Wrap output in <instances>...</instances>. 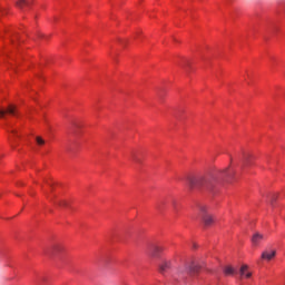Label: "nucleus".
Returning a JSON list of instances; mask_svg holds the SVG:
<instances>
[{"mask_svg":"<svg viewBox=\"0 0 285 285\" xmlns=\"http://www.w3.org/2000/svg\"><path fill=\"white\" fill-rule=\"evenodd\" d=\"M246 271H248V265H243L239 271L240 277H246L249 279V277H253V273Z\"/></svg>","mask_w":285,"mask_h":285,"instance_id":"nucleus-9","label":"nucleus"},{"mask_svg":"<svg viewBox=\"0 0 285 285\" xmlns=\"http://www.w3.org/2000/svg\"><path fill=\"white\" fill-rule=\"evenodd\" d=\"M17 6L18 8H23V6H30V0H18Z\"/></svg>","mask_w":285,"mask_h":285,"instance_id":"nucleus-15","label":"nucleus"},{"mask_svg":"<svg viewBox=\"0 0 285 285\" xmlns=\"http://www.w3.org/2000/svg\"><path fill=\"white\" fill-rule=\"evenodd\" d=\"M250 161V154L244 153L242 158V166H247Z\"/></svg>","mask_w":285,"mask_h":285,"instance_id":"nucleus-11","label":"nucleus"},{"mask_svg":"<svg viewBox=\"0 0 285 285\" xmlns=\"http://www.w3.org/2000/svg\"><path fill=\"white\" fill-rule=\"evenodd\" d=\"M174 209L177 210V202L173 200Z\"/></svg>","mask_w":285,"mask_h":285,"instance_id":"nucleus-18","label":"nucleus"},{"mask_svg":"<svg viewBox=\"0 0 285 285\" xmlns=\"http://www.w3.org/2000/svg\"><path fill=\"white\" fill-rule=\"evenodd\" d=\"M47 253H48V255H51L52 257H59V254L63 253V246L62 245H53Z\"/></svg>","mask_w":285,"mask_h":285,"instance_id":"nucleus-4","label":"nucleus"},{"mask_svg":"<svg viewBox=\"0 0 285 285\" xmlns=\"http://www.w3.org/2000/svg\"><path fill=\"white\" fill-rule=\"evenodd\" d=\"M224 273L225 275H235V268H233L232 266H226L224 268Z\"/></svg>","mask_w":285,"mask_h":285,"instance_id":"nucleus-14","label":"nucleus"},{"mask_svg":"<svg viewBox=\"0 0 285 285\" xmlns=\"http://www.w3.org/2000/svg\"><path fill=\"white\" fill-rule=\"evenodd\" d=\"M170 267H171L170 261H164V262L159 265V272H160V273H167L168 271H170Z\"/></svg>","mask_w":285,"mask_h":285,"instance_id":"nucleus-8","label":"nucleus"},{"mask_svg":"<svg viewBox=\"0 0 285 285\" xmlns=\"http://www.w3.org/2000/svg\"><path fill=\"white\" fill-rule=\"evenodd\" d=\"M199 271V267L197 266V265H193L191 267H190V272L191 273H197Z\"/></svg>","mask_w":285,"mask_h":285,"instance_id":"nucleus-17","label":"nucleus"},{"mask_svg":"<svg viewBox=\"0 0 285 285\" xmlns=\"http://www.w3.org/2000/svg\"><path fill=\"white\" fill-rule=\"evenodd\" d=\"M6 115H17V109L14 106H9L8 109H0V118L6 119Z\"/></svg>","mask_w":285,"mask_h":285,"instance_id":"nucleus-6","label":"nucleus"},{"mask_svg":"<svg viewBox=\"0 0 285 285\" xmlns=\"http://www.w3.org/2000/svg\"><path fill=\"white\" fill-rule=\"evenodd\" d=\"M160 253H164V246L161 245H151L148 249L151 257H157Z\"/></svg>","mask_w":285,"mask_h":285,"instance_id":"nucleus-3","label":"nucleus"},{"mask_svg":"<svg viewBox=\"0 0 285 285\" xmlns=\"http://www.w3.org/2000/svg\"><path fill=\"white\" fill-rule=\"evenodd\" d=\"M36 141H37L38 146H43V144H46V140H43V138H41V137H37Z\"/></svg>","mask_w":285,"mask_h":285,"instance_id":"nucleus-16","label":"nucleus"},{"mask_svg":"<svg viewBox=\"0 0 285 285\" xmlns=\"http://www.w3.org/2000/svg\"><path fill=\"white\" fill-rule=\"evenodd\" d=\"M266 239V236L259 233H255L252 237V243L254 246H257L261 242H264Z\"/></svg>","mask_w":285,"mask_h":285,"instance_id":"nucleus-7","label":"nucleus"},{"mask_svg":"<svg viewBox=\"0 0 285 285\" xmlns=\"http://www.w3.org/2000/svg\"><path fill=\"white\" fill-rule=\"evenodd\" d=\"M51 202H53V204L56 206H59L60 208L68 207V202H66V200H55V198H51Z\"/></svg>","mask_w":285,"mask_h":285,"instance_id":"nucleus-12","label":"nucleus"},{"mask_svg":"<svg viewBox=\"0 0 285 285\" xmlns=\"http://www.w3.org/2000/svg\"><path fill=\"white\" fill-rule=\"evenodd\" d=\"M134 161H136V164H139V159L135 156H134Z\"/></svg>","mask_w":285,"mask_h":285,"instance_id":"nucleus-19","label":"nucleus"},{"mask_svg":"<svg viewBox=\"0 0 285 285\" xmlns=\"http://www.w3.org/2000/svg\"><path fill=\"white\" fill-rule=\"evenodd\" d=\"M222 174H223V177H228L229 179H232V177L235 176V171L229 173V171H228V168H225V169L222 171Z\"/></svg>","mask_w":285,"mask_h":285,"instance_id":"nucleus-13","label":"nucleus"},{"mask_svg":"<svg viewBox=\"0 0 285 285\" xmlns=\"http://www.w3.org/2000/svg\"><path fill=\"white\" fill-rule=\"evenodd\" d=\"M167 204L168 202L166 200H158L156 204V209L158 210V213H164L166 210Z\"/></svg>","mask_w":285,"mask_h":285,"instance_id":"nucleus-10","label":"nucleus"},{"mask_svg":"<svg viewBox=\"0 0 285 285\" xmlns=\"http://www.w3.org/2000/svg\"><path fill=\"white\" fill-rule=\"evenodd\" d=\"M198 210H199V217H202L204 225L213 226L215 219L213 218V215L208 214V206L199 205Z\"/></svg>","mask_w":285,"mask_h":285,"instance_id":"nucleus-2","label":"nucleus"},{"mask_svg":"<svg viewBox=\"0 0 285 285\" xmlns=\"http://www.w3.org/2000/svg\"><path fill=\"white\" fill-rule=\"evenodd\" d=\"M188 181V187L194 190V188H205L206 190H210L212 188L215 187L217 184V177L213 175H198V176H191L187 178Z\"/></svg>","mask_w":285,"mask_h":285,"instance_id":"nucleus-1","label":"nucleus"},{"mask_svg":"<svg viewBox=\"0 0 285 285\" xmlns=\"http://www.w3.org/2000/svg\"><path fill=\"white\" fill-rule=\"evenodd\" d=\"M275 255H277V250H275V249H265L262 253V259H266V262H271V259H273V257H275Z\"/></svg>","mask_w":285,"mask_h":285,"instance_id":"nucleus-5","label":"nucleus"}]
</instances>
